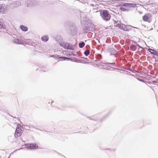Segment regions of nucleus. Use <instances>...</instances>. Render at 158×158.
Returning a JSON list of instances; mask_svg holds the SVG:
<instances>
[{
    "label": "nucleus",
    "mask_w": 158,
    "mask_h": 158,
    "mask_svg": "<svg viewBox=\"0 0 158 158\" xmlns=\"http://www.w3.org/2000/svg\"><path fill=\"white\" fill-rule=\"evenodd\" d=\"M131 48L132 49H133L135 50V47L134 46H132L131 47Z\"/></svg>",
    "instance_id": "obj_16"
},
{
    "label": "nucleus",
    "mask_w": 158,
    "mask_h": 158,
    "mask_svg": "<svg viewBox=\"0 0 158 158\" xmlns=\"http://www.w3.org/2000/svg\"><path fill=\"white\" fill-rule=\"evenodd\" d=\"M41 40L43 41L46 42L48 41V37L47 36L45 35L42 37Z\"/></svg>",
    "instance_id": "obj_8"
},
{
    "label": "nucleus",
    "mask_w": 158,
    "mask_h": 158,
    "mask_svg": "<svg viewBox=\"0 0 158 158\" xmlns=\"http://www.w3.org/2000/svg\"><path fill=\"white\" fill-rule=\"evenodd\" d=\"M100 15L102 19L106 21L109 20L111 17L110 15L106 10L101 11L100 12Z\"/></svg>",
    "instance_id": "obj_1"
},
{
    "label": "nucleus",
    "mask_w": 158,
    "mask_h": 158,
    "mask_svg": "<svg viewBox=\"0 0 158 158\" xmlns=\"http://www.w3.org/2000/svg\"><path fill=\"white\" fill-rule=\"evenodd\" d=\"M89 53V51L88 50H87L85 51L84 52V54L85 55L87 56H88Z\"/></svg>",
    "instance_id": "obj_12"
},
{
    "label": "nucleus",
    "mask_w": 158,
    "mask_h": 158,
    "mask_svg": "<svg viewBox=\"0 0 158 158\" xmlns=\"http://www.w3.org/2000/svg\"><path fill=\"white\" fill-rule=\"evenodd\" d=\"M2 28L6 29L5 27L3 26L2 22L1 21H0V28Z\"/></svg>",
    "instance_id": "obj_14"
},
{
    "label": "nucleus",
    "mask_w": 158,
    "mask_h": 158,
    "mask_svg": "<svg viewBox=\"0 0 158 158\" xmlns=\"http://www.w3.org/2000/svg\"><path fill=\"white\" fill-rule=\"evenodd\" d=\"M27 146L28 148L31 149H37L38 147V145L35 143H28L27 144Z\"/></svg>",
    "instance_id": "obj_3"
},
{
    "label": "nucleus",
    "mask_w": 158,
    "mask_h": 158,
    "mask_svg": "<svg viewBox=\"0 0 158 158\" xmlns=\"http://www.w3.org/2000/svg\"><path fill=\"white\" fill-rule=\"evenodd\" d=\"M120 9L123 11H124V10H125V9L123 7H120Z\"/></svg>",
    "instance_id": "obj_15"
},
{
    "label": "nucleus",
    "mask_w": 158,
    "mask_h": 158,
    "mask_svg": "<svg viewBox=\"0 0 158 158\" xmlns=\"http://www.w3.org/2000/svg\"><path fill=\"white\" fill-rule=\"evenodd\" d=\"M148 50L151 54L155 55L158 56V53L156 51L152 49L151 48H149Z\"/></svg>",
    "instance_id": "obj_6"
},
{
    "label": "nucleus",
    "mask_w": 158,
    "mask_h": 158,
    "mask_svg": "<svg viewBox=\"0 0 158 158\" xmlns=\"http://www.w3.org/2000/svg\"><path fill=\"white\" fill-rule=\"evenodd\" d=\"M59 58L60 59V60H65L66 59H69V58L65 57H61Z\"/></svg>",
    "instance_id": "obj_13"
},
{
    "label": "nucleus",
    "mask_w": 158,
    "mask_h": 158,
    "mask_svg": "<svg viewBox=\"0 0 158 158\" xmlns=\"http://www.w3.org/2000/svg\"><path fill=\"white\" fill-rule=\"evenodd\" d=\"M85 43L84 42H82L79 44V47L80 48H83L85 46Z\"/></svg>",
    "instance_id": "obj_10"
},
{
    "label": "nucleus",
    "mask_w": 158,
    "mask_h": 158,
    "mask_svg": "<svg viewBox=\"0 0 158 158\" xmlns=\"http://www.w3.org/2000/svg\"><path fill=\"white\" fill-rule=\"evenodd\" d=\"M23 133V131L21 126H18L15 131V136L16 138L20 137Z\"/></svg>",
    "instance_id": "obj_2"
},
{
    "label": "nucleus",
    "mask_w": 158,
    "mask_h": 158,
    "mask_svg": "<svg viewBox=\"0 0 158 158\" xmlns=\"http://www.w3.org/2000/svg\"><path fill=\"white\" fill-rule=\"evenodd\" d=\"M20 28L23 31H26L28 30L27 27L23 25L20 26Z\"/></svg>",
    "instance_id": "obj_7"
},
{
    "label": "nucleus",
    "mask_w": 158,
    "mask_h": 158,
    "mask_svg": "<svg viewBox=\"0 0 158 158\" xmlns=\"http://www.w3.org/2000/svg\"><path fill=\"white\" fill-rule=\"evenodd\" d=\"M143 19L144 21L149 22L150 21V17L147 15H144L143 17Z\"/></svg>",
    "instance_id": "obj_5"
},
{
    "label": "nucleus",
    "mask_w": 158,
    "mask_h": 158,
    "mask_svg": "<svg viewBox=\"0 0 158 158\" xmlns=\"http://www.w3.org/2000/svg\"><path fill=\"white\" fill-rule=\"evenodd\" d=\"M116 27H118L119 28L123 29L124 30H126V25L122 23H118L116 25Z\"/></svg>",
    "instance_id": "obj_4"
},
{
    "label": "nucleus",
    "mask_w": 158,
    "mask_h": 158,
    "mask_svg": "<svg viewBox=\"0 0 158 158\" xmlns=\"http://www.w3.org/2000/svg\"><path fill=\"white\" fill-rule=\"evenodd\" d=\"M15 42L17 44H22V43L21 42V41L19 40L18 39H15Z\"/></svg>",
    "instance_id": "obj_11"
},
{
    "label": "nucleus",
    "mask_w": 158,
    "mask_h": 158,
    "mask_svg": "<svg viewBox=\"0 0 158 158\" xmlns=\"http://www.w3.org/2000/svg\"><path fill=\"white\" fill-rule=\"evenodd\" d=\"M63 44L62 46H63L64 48L68 49L69 48V44L68 43H63Z\"/></svg>",
    "instance_id": "obj_9"
},
{
    "label": "nucleus",
    "mask_w": 158,
    "mask_h": 158,
    "mask_svg": "<svg viewBox=\"0 0 158 158\" xmlns=\"http://www.w3.org/2000/svg\"><path fill=\"white\" fill-rule=\"evenodd\" d=\"M139 81H142V82H143L144 81L143 80H141H141L139 79Z\"/></svg>",
    "instance_id": "obj_17"
}]
</instances>
